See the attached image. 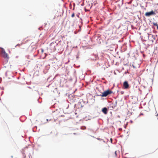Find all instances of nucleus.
Segmentation results:
<instances>
[{
  "label": "nucleus",
  "instance_id": "1",
  "mask_svg": "<svg viewBox=\"0 0 158 158\" xmlns=\"http://www.w3.org/2000/svg\"><path fill=\"white\" fill-rule=\"evenodd\" d=\"M112 93V92L111 91L108 89L104 91L102 93V94L100 95V96L102 97H106L108 95Z\"/></svg>",
  "mask_w": 158,
  "mask_h": 158
},
{
  "label": "nucleus",
  "instance_id": "2",
  "mask_svg": "<svg viewBox=\"0 0 158 158\" xmlns=\"http://www.w3.org/2000/svg\"><path fill=\"white\" fill-rule=\"evenodd\" d=\"M1 55L5 58H7V59H8V55L6 52L5 50L3 49H2V50Z\"/></svg>",
  "mask_w": 158,
  "mask_h": 158
},
{
  "label": "nucleus",
  "instance_id": "3",
  "mask_svg": "<svg viewBox=\"0 0 158 158\" xmlns=\"http://www.w3.org/2000/svg\"><path fill=\"white\" fill-rule=\"evenodd\" d=\"M156 14L155 12L153 11V10H152L149 12H146L145 14V15L146 16L149 17L151 15H155Z\"/></svg>",
  "mask_w": 158,
  "mask_h": 158
},
{
  "label": "nucleus",
  "instance_id": "4",
  "mask_svg": "<svg viewBox=\"0 0 158 158\" xmlns=\"http://www.w3.org/2000/svg\"><path fill=\"white\" fill-rule=\"evenodd\" d=\"M123 86L125 89H128L129 87V85L127 81H125L124 82Z\"/></svg>",
  "mask_w": 158,
  "mask_h": 158
},
{
  "label": "nucleus",
  "instance_id": "5",
  "mask_svg": "<svg viewBox=\"0 0 158 158\" xmlns=\"http://www.w3.org/2000/svg\"><path fill=\"white\" fill-rule=\"evenodd\" d=\"M107 109L106 107H104L102 109V112L105 114H106L107 113Z\"/></svg>",
  "mask_w": 158,
  "mask_h": 158
},
{
  "label": "nucleus",
  "instance_id": "6",
  "mask_svg": "<svg viewBox=\"0 0 158 158\" xmlns=\"http://www.w3.org/2000/svg\"><path fill=\"white\" fill-rule=\"evenodd\" d=\"M153 24L154 26H158L157 23H153Z\"/></svg>",
  "mask_w": 158,
  "mask_h": 158
},
{
  "label": "nucleus",
  "instance_id": "7",
  "mask_svg": "<svg viewBox=\"0 0 158 158\" xmlns=\"http://www.w3.org/2000/svg\"><path fill=\"white\" fill-rule=\"evenodd\" d=\"M74 16H75L74 13H73L72 14V15H71V17L73 18V17Z\"/></svg>",
  "mask_w": 158,
  "mask_h": 158
},
{
  "label": "nucleus",
  "instance_id": "8",
  "mask_svg": "<svg viewBox=\"0 0 158 158\" xmlns=\"http://www.w3.org/2000/svg\"><path fill=\"white\" fill-rule=\"evenodd\" d=\"M22 44L21 43V44H17L16 46H20V45H21Z\"/></svg>",
  "mask_w": 158,
  "mask_h": 158
},
{
  "label": "nucleus",
  "instance_id": "9",
  "mask_svg": "<svg viewBox=\"0 0 158 158\" xmlns=\"http://www.w3.org/2000/svg\"><path fill=\"white\" fill-rule=\"evenodd\" d=\"M120 93H121V94H123V93H124V92H123V91H121V92H120Z\"/></svg>",
  "mask_w": 158,
  "mask_h": 158
},
{
  "label": "nucleus",
  "instance_id": "10",
  "mask_svg": "<svg viewBox=\"0 0 158 158\" xmlns=\"http://www.w3.org/2000/svg\"><path fill=\"white\" fill-rule=\"evenodd\" d=\"M110 141H111V143H112V139L111 138L110 139Z\"/></svg>",
  "mask_w": 158,
  "mask_h": 158
},
{
  "label": "nucleus",
  "instance_id": "11",
  "mask_svg": "<svg viewBox=\"0 0 158 158\" xmlns=\"http://www.w3.org/2000/svg\"><path fill=\"white\" fill-rule=\"evenodd\" d=\"M143 115V113H141L140 114V115Z\"/></svg>",
  "mask_w": 158,
  "mask_h": 158
},
{
  "label": "nucleus",
  "instance_id": "12",
  "mask_svg": "<svg viewBox=\"0 0 158 158\" xmlns=\"http://www.w3.org/2000/svg\"><path fill=\"white\" fill-rule=\"evenodd\" d=\"M157 29L158 30V26L157 27Z\"/></svg>",
  "mask_w": 158,
  "mask_h": 158
},
{
  "label": "nucleus",
  "instance_id": "13",
  "mask_svg": "<svg viewBox=\"0 0 158 158\" xmlns=\"http://www.w3.org/2000/svg\"><path fill=\"white\" fill-rule=\"evenodd\" d=\"M78 17H79V15H77Z\"/></svg>",
  "mask_w": 158,
  "mask_h": 158
},
{
  "label": "nucleus",
  "instance_id": "14",
  "mask_svg": "<svg viewBox=\"0 0 158 158\" xmlns=\"http://www.w3.org/2000/svg\"><path fill=\"white\" fill-rule=\"evenodd\" d=\"M74 134L75 135L76 134L75 133H74Z\"/></svg>",
  "mask_w": 158,
  "mask_h": 158
}]
</instances>
